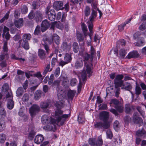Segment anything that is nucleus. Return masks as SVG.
<instances>
[{"mask_svg": "<svg viewBox=\"0 0 146 146\" xmlns=\"http://www.w3.org/2000/svg\"><path fill=\"white\" fill-rule=\"evenodd\" d=\"M50 26V24L48 21L46 20H44L42 21L41 24V30L42 32H44L47 30Z\"/></svg>", "mask_w": 146, "mask_h": 146, "instance_id": "nucleus-12", "label": "nucleus"}, {"mask_svg": "<svg viewBox=\"0 0 146 146\" xmlns=\"http://www.w3.org/2000/svg\"><path fill=\"white\" fill-rule=\"evenodd\" d=\"M44 137L42 135H36L34 139L35 143L37 144H39L42 143L43 141Z\"/></svg>", "mask_w": 146, "mask_h": 146, "instance_id": "nucleus-23", "label": "nucleus"}, {"mask_svg": "<svg viewBox=\"0 0 146 146\" xmlns=\"http://www.w3.org/2000/svg\"><path fill=\"white\" fill-rule=\"evenodd\" d=\"M22 46L25 50H28L29 48V43L27 41L23 40L21 44Z\"/></svg>", "mask_w": 146, "mask_h": 146, "instance_id": "nucleus-37", "label": "nucleus"}, {"mask_svg": "<svg viewBox=\"0 0 146 146\" xmlns=\"http://www.w3.org/2000/svg\"><path fill=\"white\" fill-rule=\"evenodd\" d=\"M123 87L121 88H124L125 90L130 91L132 88V86L131 84L128 82H125L124 84L123 83L122 85Z\"/></svg>", "mask_w": 146, "mask_h": 146, "instance_id": "nucleus-29", "label": "nucleus"}, {"mask_svg": "<svg viewBox=\"0 0 146 146\" xmlns=\"http://www.w3.org/2000/svg\"><path fill=\"white\" fill-rule=\"evenodd\" d=\"M145 133V131L143 129L139 130L136 131V134L137 137L141 138L143 137Z\"/></svg>", "mask_w": 146, "mask_h": 146, "instance_id": "nucleus-28", "label": "nucleus"}, {"mask_svg": "<svg viewBox=\"0 0 146 146\" xmlns=\"http://www.w3.org/2000/svg\"><path fill=\"white\" fill-rule=\"evenodd\" d=\"M109 117V114L108 112L105 111L101 112L99 114V118L103 122H97L94 124L95 127L98 129L102 128L104 129L109 128L110 126V123L108 121Z\"/></svg>", "mask_w": 146, "mask_h": 146, "instance_id": "nucleus-2", "label": "nucleus"}, {"mask_svg": "<svg viewBox=\"0 0 146 146\" xmlns=\"http://www.w3.org/2000/svg\"><path fill=\"white\" fill-rule=\"evenodd\" d=\"M23 20L22 18L15 20L14 21L15 26L18 28H20L23 25Z\"/></svg>", "mask_w": 146, "mask_h": 146, "instance_id": "nucleus-25", "label": "nucleus"}, {"mask_svg": "<svg viewBox=\"0 0 146 146\" xmlns=\"http://www.w3.org/2000/svg\"><path fill=\"white\" fill-rule=\"evenodd\" d=\"M133 121L135 124L142 123L143 122L142 119L139 116L137 112L134 113L133 114Z\"/></svg>", "mask_w": 146, "mask_h": 146, "instance_id": "nucleus-14", "label": "nucleus"}, {"mask_svg": "<svg viewBox=\"0 0 146 146\" xmlns=\"http://www.w3.org/2000/svg\"><path fill=\"white\" fill-rule=\"evenodd\" d=\"M52 39L57 45L59 44L60 39L59 36L56 34H53L52 36Z\"/></svg>", "mask_w": 146, "mask_h": 146, "instance_id": "nucleus-27", "label": "nucleus"}, {"mask_svg": "<svg viewBox=\"0 0 146 146\" xmlns=\"http://www.w3.org/2000/svg\"><path fill=\"white\" fill-rule=\"evenodd\" d=\"M81 77L83 82L86 80V72L85 70H83L82 73Z\"/></svg>", "mask_w": 146, "mask_h": 146, "instance_id": "nucleus-48", "label": "nucleus"}, {"mask_svg": "<svg viewBox=\"0 0 146 146\" xmlns=\"http://www.w3.org/2000/svg\"><path fill=\"white\" fill-rule=\"evenodd\" d=\"M8 50L7 42V41H4L3 42V51L4 52L7 53Z\"/></svg>", "mask_w": 146, "mask_h": 146, "instance_id": "nucleus-30", "label": "nucleus"}, {"mask_svg": "<svg viewBox=\"0 0 146 146\" xmlns=\"http://www.w3.org/2000/svg\"><path fill=\"white\" fill-rule=\"evenodd\" d=\"M144 33L137 32L135 33L133 35V37L135 39L139 40L144 39L143 36H144Z\"/></svg>", "mask_w": 146, "mask_h": 146, "instance_id": "nucleus-20", "label": "nucleus"}, {"mask_svg": "<svg viewBox=\"0 0 146 146\" xmlns=\"http://www.w3.org/2000/svg\"><path fill=\"white\" fill-rule=\"evenodd\" d=\"M82 31L83 32L84 35L85 36H86L88 35L89 36H90L89 35L90 34V33L89 34H88L87 32L88 31V29L86 25L84 23H83L82 25ZM91 37H90L91 38Z\"/></svg>", "mask_w": 146, "mask_h": 146, "instance_id": "nucleus-34", "label": "nucleus"}, {"mask_svg": "<svg viewBox=\"0 0 146 146\" xmlns=\"http://www.w3.org/2000/svg\"><path fill=\"white\" fill-rule=\"evenodd\" d=\"M139 56V55L137 51H133L129 53L127 57L128 59H130L131 58H137Z\"/></svg>", "mask_w": 146, "mask_h": 146, "instance_id": "nucleus-22", "label": "nucleus"}, {"mask_svg": "<svg viewBox=\"0 0 146 146\" xmlns=\"http://www.w3.org/2000/svg\"><path fill=\"white\" fill-rule=\"evenodd\" d=\"M2 90L3 92H5V93L6 94V98L8 97L10 92L12 93L11 90L9 89L8 84L7 83L3 85L2 87Z\"/></svg>", "mask_w": 146, "mask_h": 146, "instance_id": "nucleus-17", "label": "nucleus"}, {"mask_svg": "<svg viewBox=\"0 0 146 146\" xmlns=\"http://www.w3.org/2000/svg\"><path fill=\"white\" fill-rule=\"evenodd\" d=\"M31 38V35L30 34H25L23 36V40L27 41L30 40Z\"/></svg>", "mask_w": 146, "mask_h": 146, "instance_id": "nucleus-46", "label": "nucleus"}, {"mask_svg": "<svg viewBox=\"0 0 146 146\" xmlns=\"http://www.w3.org/2000/svg\"><path fill=\"white\" fill-rule=\"evenodd\" d=\"M6 135L5 134L1 133L0 134V143H3L6 140Z\"/></svg>", "mask_w": 146, "mask_h": 146, "instance_id": "nucleus-49", "label": "nucleus"}, {"mask_svg": "<svg viewBox=\"0 0 146 146\" xmlns=\"http://www.w3.org/2000/svg\"><path fill=\"white\" fill-rule=\"evenodd\" d=\"M50 64H48L46 67L45 68L44 71L43 72L42 74L43 75L45 76V75L48 72H51L52 70V68H50Z\"/></svg>", "mask_w": 146, "mask_h": 146, "instance_id": "nucleus-36", "label": "nucleus"}, {"mask_svg": "<svg viewBox=\"0 0 146 146\" xmlns=\"http://www.w3.org/2000/svg\"><path fill=\"white\" fill-rule=\"evenodd\" d=\"M0 115L4 116H6V112L4 108H0Z\"/></svg>", "mask_w": 146, "mask_h": 146, "instance_id": "nucleus-63", "label": "nucleus"}, {"mask_svg": "<svg viewBox=\"0 0 146 146\" xmlns=\"http://www.w3.org/2000/svg\"><path fill=\"white\" fill-rule=\"evenodd\" d=\"M106 133L107 138H109L110 139L112 138L113 137V134L111 131L110 129H108Z\"/></svg>", "mask_w": 146, "mask_h": 146, "instance_id": "nucleus-53", "label": "nucleus"}, {"mask_svg": "<svg viewBox=\"0 0 146 146\" xmlns=\"http://www.w3.org/2000/svg\"><path fill=\"white\" fill-rule=\"evenodd\" d=\"M54 78V75L53 74H52L50 76L49 78H48V84L49 85H51L52 84L53 82Z\"/></svg>", "mask_w": 146, "mask_h": 146, "instance_id": "nucleus-59", "label": "nucleus"}, {"mask_svg": "<svg viewBox=\"0 0 146 146\" xmlns=\"http://www.w3.org/2000/svg\"><path fill=\"white\" fill-rule=\"evenodd\" d=\"M64 93L63 91L60 89H58L57 92V96L58 99L59 100V101H56L55 103V106L58 108H61L63 106V103L62 100L64 97L65 96L64 95Z\"/></svg>", "mask_w": 146, "mask_h": 146, "instance_id": "nucleus-4", "label": "nucleus"}, {"mask_svg": "<svg viewBox=\"0 0 146 146\" xmlns=\"http://www.w3.org/2000/svg\"><path fill=\"white\" fill-rule=\"evenodd\" d=\"M29 98V95L27 94H24L23 96L22 100L25 102H27Z\"/></svg>", "mask_w": 146, "mask_h": 146, "instance_id": "nucleus-61", "label": "nucleus"}, {"mask_svg": "<svg viewBox=\"0 0 146 146\" xmlns=\"http://www.w3.org/2000/svg\"><path fill=\"white\" fill-rule=\"evenodd\" d=\"M50 117H48L47 115H43L41 118V121L44 124H49L50 123Z\"/></svg>", "mask_w": 146, "mask_h": 146, "instance_id": "nucleus-24", "label": "nucleus"}, {"mask_svg": "<svg viewBox=\"0 0 146 146\" xmlns=\"http://www.w3.org/2000/svg\"><path fill=\"white\" fill-rule=\"evenodd\" d=\"M35 135V133L33 130H31L29 133L28 138L31 140H33Z\"/></svg>", "mask_w": 146, "mask_h": 146, "instance_id": "nucleus-44", "label": "nucleus"}, {"mask_svg": "<svg viewBox=\"0 0 146 146\" xmlns=\"http://www.w3.org/2000/svg\"><path fill=\"white\" fill-rule=\"evenodd\" d=\"M114 107L119 112L121 113L123 112V107L122 106L119 105L115 106Z\"/></svg>", "mask_w": 146, "mask_h": 146, "instance_id": "nucleus-54", "label": "nucleus"}, {"mask_svg": "<svg viewBox=\"0 0 146 146\" xmlns=\"http://www.w3.org/2000/svg\"><path fill=\"white\" fill-rule=\"evenodd\" d=\"M78 120L79 123H82L85 121V119L84 118V115L82 113H80L78 117Z\"/></svg>", "mask_w": 146, "mask_h": 146, "instance_id": "nucleus-38", "label": "nucleus"}, {"mask_svg": "<svg viewBox=\"0 0 146 146\" xmlns=\"http://www.w3.org/2000/svg\"><path fill=\"white\" fill-rule=\"evenodd\" d=\"M35 20L37 22L41 21L43 19V15L41 12L37 11L35 12Z\"/></svg>", "mask_w": 146, "mask_h": 146, "instance_id": "nucleus-13", "label": "nucleus"}, {"mask_svg": "<svg viewBox=\"0 0 146 146\" xmlns=\"http://www.w3.org/2000/svg\"><path fill=\"white\" fill-rule=\"evenodd\" d=\"M9 12L7 13L0 20V22L1 23L3 22L5 20L7 19L9 17Z\"/></svg>", "mask_w": 146, "mask_h": 146, "instance_id": "nucleus-58", "label": "nucleus"}, {"mask_svg": "<svg viewBox=\"0 0 146 146\" xmlns=\"http://www.w3.org/2000/svg\"><path fill=\"white\" fill-rule=\"evenodd\" d=\"M135 94L137 96L139 95L141 93V89L140 87L138 85H137L135 87Z\"/></svg>", "mask_w": 146, "mask_h": 146, "instance_id": "nucleus-39", "label": "nucleus"}, {"mask_svg": "<svg viewBox=\"0 0 146 146\" xmlns=\"http://www.w3.org/2000/svg\"><path fill=\"white\" fill-rule=\"evenodd\" d=\"M50 103V102L49 101L42 102L40 103V107L44 112L47 113H49L50 111L49 108Z\"/></svg>", "mask_w": 146, "mask_h": 146, "instance_id": "nucleus-8", "label": "nucleus"}, {"mask_svg": "<svg viewBox=\"0 0 146 146\" xmlns=\"http://www.w3.org/2000/svg\"><path fill=\"white\" fill-rule=\"evenodd\" d=\"M10 35L9 33V29L6 26H4L3 28V33L2 36L4 38L5 37L7 40L9 39Z\"/></svg>", "mask_w": 146, "mask_h": 146, "instance_id": "nucleus-16", "label": "nucleus"}, {"mask_svg": "<svg viewBox=\"0 0 146 146\" xmlns=\"http://www.w3.org/2000/svg\"><path fill=\"white\" fill-rule=\"evenodd\" d=\"M76 92L74 90H70L67 93V97L69 102L72 101L75 96Z\"/></svg>", "mask_w": 146, "mask_h": 146, "instance_id": "nucleus-21", "label": "nucleus"}, {"mask_svg": "<svg viewBox=\"0 0 146 146\" xmlns=\"http://www.w3.org/2000/svg\"><path fill=\"white\" fill-rule=\"evenodd\" d=\"M38 55L40 59L44 60L46 58V55L45 51L42 49H39L38 51Z\"/></svg>", "mask_w": 146, "mask_h": 146, "instance_id": "nucleus-19", "label": "nucleus"}, {"mask_svg": "<svg viewBox=\"0 0 146 146\" xmlns=\"http://www.w3.org/2000/svg\"><path fill=\"white\" fill-rule=\"evenodd\" d=\"M61 47L64 50L66 51L70 50L71 48V45L70 44H68L66 42H64L62 43Z\"/></svg>", "mask_w": 146, "mask_h": 146, "instance_id": "nucleus-26", "label": "nucleus"}, {"mask_svg": "<svg viewBox=\"0 0 146 146\" xmlns=\"http://www.w3.org/2000/svg\"><path fill=\"white\" fill-rule=\"evenodd\" d=\"M123 76L122 75H117L114 80L115 86H121L123 84V81L122 80Z\"/></svg>", "mask_w": 146, "mask_h": 146, "instance_id": "nucleus-10", "label": "nucleus"}, {"mask_svg": "<svg viewBox=\"0 0 146 146\" xmlns=\"http://www.w3.org/2000/svg\"><path fill=\"white\" fill-rule=\"evenodd\" d=\"M131 19H129V21L127 22L126 23H124L120 25H119L118 26V29L119 31H122L124 27H125L126 24H127L130 21H131Z\"/></svg>", "mask_w": 146, "mask_h": 146, "instance_id": "nucleus-52", "label": "nucleus"}, {"mask_svg": "<svg viewBox=\"0 0 146 146\" xmlns=\"http://www.w3.org/2000/svg\"><path fill=\"white\" fill-rule=\"evenodd\" d=\"M24 92L23 90L21 87H19L17 89L16 92L17 96L18 97L21 96Z\"/></svg>", "mask_w": 146, "mask_h": 146, "instance_id": "nucleus-33", "label": "nucleus"}, {"mask_svg": "<svg viewBox=\"0 0 146 146\" xmlns=\"http://www.w3.org/2000/svg\"><path fill=\"white\" fill-rule=\"evenodd\" d=\"M60 68L59 67L57 68L54 72V75L56 77H58L60 73Z\"/></svg>", "mask_w": 146, "mask_h": 146, "instance_id": "nucleus-64", "label": "nucleus"}, {"mask_svg": "<svg viewBox=\"0 0 146 146\" xmlns=\"http://www.w3.org/2000/svg\"><path fill=\"white\" fill-rule=\"evenodd\" d=\"M40 26L39 25H37L35 30L34 32V34L35 35H38L40 33Z\"/></svg>", "mask_w": 146, "mask_h": 146, "instance_id": "nucleus-57", "label": "nucleus"}, {"mask_svg": "<svg viewBox=\"0 0 146 146\" xmlns=\"http://www.w3.org/2000/svg\"><path fill=\"white\" fill-rule=\"evenodd\" d=\"M89 144L91 146H102L103 145V141L102 137L100 136L96 140L94 138H90L88 141Z\"/></svg>", "mask_w": 146, "mask_h": 146, "instance_id": "nucleus-7", "label": "nucleus"}, {"mask_svg": "<svg viewBox=\"0 0 146 146\" xmlns=\"http://www.w3.org/2000/svg\"><path fill=\"white\" fill-rule=\"evenodd\" d=\"M120 87L117 86V87H116L115 86V88L116 89L115 92V96L117 98H118L119 96L120 91V88L119 87Z\"/></svg>", "mask_w": 146, "mask_h": 146, "instance_id": "nucleus-62", "label": "nucleus"}, {"mask_svg": "<svg viewBox=\"0 0 146 146\" xmlns=\"http://www.w3.org/2000/svg\"><path fill=\"white\" fill-rule=\"evenodd\" d=\"M83 57L84 63V66L86 67V71L88 74L90 75L92 73L91 69L90 66L92 65V61L93 58L90 54L86 53L83 55Z\"/></svg>", "mask_w": 146, "mask_h": 146, "instance_id": "nucleus-3", "label": "nucleus"}, {"mask_svg": "<svg viewBox=\"0 0 146 146\" xmlns=\"http://www.w3.org/2000/svg\"><path fill=\"white\" fill-rule=\"evenodd\" d=\"M119 53L121 57L123 58L125 56L127 52L124 48H122L119 51Z\"/></svg>", "mask_w": 146, "mask_h": 146, "instance_id": "nucleus-43", "label": "nucleus"}, {"mask_svg": "<svg viewBox=\"0 0 146 146\" xmlns=\"http://www.w3.org/2000/svg\"><path fill=\"white\" fill-rule=\"evenodd\" d=\"M41 91L40 90H37L35 94V98L36 100H38L41 96Z\"/></svg>", "mask_w": 146, "mask_h": 146, "instance_id": "nucleus-41", "label": "nucleus"}, {"mask_svg": "<svg viewBox=\"0 0 146 146\" xmlns=\"http://www.w3.org/2000/svg\"><path fill=\"white\" fill-rule=\"evenodd\" d=\"M131 106L129 104H126L125 106V112L127 113H129L131 109Z\"/></svg>", "mask_w": 146, "mask_h": 146, "instance_id": "nucleus-55", "label": "nucleus"}, {"mask_svg": "<svg viewBox=\"0 0 146 146\" xmlns=\"http://www.w3.org/2000/svg\"><path fill=\"white\" fill-rule=\"evenodd\" d=\"M40 110V108L37 105H33L32 106L29 110L30 113L31 115L33 117L36 113Z\"/></svg>", "mask_w": 146, "mask_h": 146, "instance_id": "nucleus-11", "label": "nucleus"}, {"mask_svg": "<svg viewBox=\"0 0 146 146\" xmlns=\"http://www.w3.org/2000/svg\"><path fill=\"white\" fill-rule=\"evenodd\" d=\"M45 13L48 19L51 21H54L56 18V13L54 10L50 6H47L45 10Z\"/></svg>", "mask_w": 146, "mask_h": 146, "instance_id": "nucleus-6", "label": "nucleus"}, {"mask_svg": "<svg viewBox=\"0 0 146 146\" xmlns=\"http://www.w3.org/2000/svg\"><path fill=\"white\" fill-rule=\"evenodd\" d=\"M91 13V9L88 6H86L84 10V13L86 17L88 16Z\"/></svg>", "mask_w": 146, "mask_h": 146, "instance_id": "nucleus-40", "label": "nucleus"}, {"mask_svg": "<svg viewBox=\"0 0 146 146\" xmlns=\"http://www.w3.org/2000/svg\"><path fill=\"white\" fill-rule=\"evenodd\" d=\"M97 16V12L93 9L91 13V14L89 17V21L88 22V27L90 32V34L89 35L90 37L93 35V26L92 21H93L94 19L96 18Z\"/></svg>", "mask_w": 146, "mask_h": 146, "instance_id": "nucleus-5", "label": "nucleus"}, {"mask_svg": "<svg viewBox=\"0 0 146 146\" xmlns=\"http://www.w3.org/2000/svg\"><path fill=\"white\" fill-rule=\"evenodd\" d=\"M63 111L60 109H57L55 111V117L56 120L50 117V123H49L51 125H48L47 126V128H49V130H52L53 127H54V124L56 123H60L61 125H63L66 119L69 117L68 114H63Z\"/></svg>", "mask_w": 146, "mask_h": 146, "instance_id": "nucleus-1", "label": "nucleus"}, {"mask_svg": "<svg viewBox=\"0 0 146 146\" xmlns=\"http://www.w3.org/2000/svg\"><path fill=\"white\" fill-rule=\"evenodd\" d=\"M63 6V2L61 1L55 2L53 4L54 8L57 10L64 9V7Z\"/></svg>", "mask_w": 146, "mask_h": 146, "instance_id": "nucleus-15", "label": "nucleus"}, {"mask_svg": "<svg viewBox=\"0 0 146 146\" xmlns=\"http://www.w3.org/2000/svg\"><path fill=\"white\" fill-rule=\"evenodd\" d=\"M42 45L46 50L47 54H48V51L49 50V47L48 45L44 41H43V42H42Z\"/></svg>", "mask_w": 146, "mask_h": 146, "instance_id": "nucleus-51", "label": "nucleus"}, {"mask_svg": "<svg viewBox=\"0 0 146 146\" xmlns=\"http://www.w3.org/2000/svg\"><path fill=\"white\" fill-rule=\"evenodd\" d=\"M113 141L116 145H120L122 144L121 138L120 137H118L117 138H114Z\"/></svg>", "mask_w": 146, "mask_h": 146, "instance_id": "nucleus-35", "label": "nucleus"}, {"mask_svg": "<svg viewBox=\"0 0 146 146\" xmlns=\"http://www.w3.org/2000/svg\"><path fill=\"white\" fill-rule=\"evenodd\" d=\"M72 58L70 55L69 54L66 53L65 55L64 59V61L68 63L70 62L72 60Z\"/></svg>", "mask_w": 146, "mask_h": 146, "instance_id": "nucleus-32", "label": "nucleus"}, {"mask_svg": "<svg viewBox=\"0 0 146 146\" xmlns=\"http://www.w3.org/2000/svg\"><path fill=\"white\" fill-rule=\"evenodd\" d=\"M96 52L95 50L92 46H91L90 49V56H92L93 58L94 56V55L96 54Z\"/></svg>", "mask_w": 146, "mask_h": 146, "instance_id": "nucleus-60", "label": "nucleus"}, {"mask_svg": "<svg viewBox=\"0 0 146 146\" xmlns=\"http://www.w3.org/2000/svg\"><path fill=\"white\" fill-rule=\"evenodd\" d=\"M144 39L142 40H139L135 43V46H143L144 44Z\"/></svg>", "mask_w": 146, "mask_h": 146, "instance_id": "nucleus-50", "label": "nucleus"}, {"mask_svg": "<svg viewBox=\"0 0 146 146\" xmlns=\"http://www.w3.org/2000/svg\"><path fill=\"white\" fill-rule=\"evenodd\" d=\"M9 96L6 98L7 100V107L9 110H12L14 106V102L13 100L12 94L9 92Z\"/></svg>", "mask_w": 146, "mask_h": 146, "instance_id": "nucleus-9", "label": "nucleus"}, {"mask_svg": "<svg viewBox=\"0 0 146 146\" xmlns=\"http://www.w3.org/2000/svg\"><path fill=\"white\" fill-rule=\"evenodd\" d=\"M6 126L5 122L3 119H0V132L4 130Z\"/></svg>", "mask_w": 146, "mask_h": 146, "instance_id": "nucleus-31", "label": "nucleus"}, {"mask_svg": "<svg viewBox=\"0 0 146 146\" xmlns=\"http://www.w3.org/2000/svg\"><path fill=\"white\" fill-rule=\"evenodd\" d=\"M73 48L74 51L76 53L78 52L79 46L78 44L76 42H74L73 44Z\"/></svg>", "mask_w": 146, "mask_h": 146, "instance_id": "nucleus-45", "label": "nucleus"}, {"mask_svg": "<svg viewBox=\"0 0 146 146\" xmlns=\"http://www.w3.org/2000/svg\"><path fill=\"white\" fill-rule=\"evenodd\" d=\"M77 38L79 42L83 41L84 40L83 35L80 33H77Z\"/></svg>", "mask_w": 146, "mask_h": 146, "instance_id": "nucleus-42", "label": "nucleus"}, {"mask_svg": "<svg viewBox=\"0 0 146 146\" xmlns=\"http://www.w3.org/2000/svg\"><path fill=\"white\" fill-rule=\"evenodd\" d=\"M35 12H34L33 10H31L29 13L28 17L30 19H32L35 18Z\"/></svg>", "mask_w": 146, "mask_h": 146, "instance_id": "nucleus-56", "label": "nucleus"}, {"mask_svg": "<svg viewBox=\"0 0 146 146\" xmlns=\"http://www.w3.org/2000/svg\"><path fill=\"white\" fill-rule=\"evenodd\" d=\"M136 108L141 116H143L145 115V112L142 110L141 107L137 106L136 107Z\"/></svg>", "mask_w": 146, "mask_h": 146, "instance_id": "nucleus-47", "label": "nucleus"}, {"mask_svg": "<svg viewBox=\"0 0 146 146\" xmlns=\"http://www.w3.org/2000/svg\"><path fill=\"white\" fill-rule=\"evenodd\" d=\"M83 65V60L82 58H79L76 61L74 67L76 69H79L82 67Z\"/></svg>", "mask_w": 146, "mask_h": 146, "instance_id": "nucleus-18", "label": "nucleus"}]
</instances>
